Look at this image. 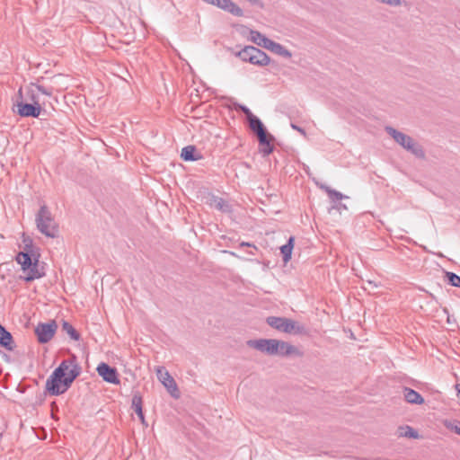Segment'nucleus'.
Masks as SVG:
<instances>
[{
  "label": "nucleus",
  "mask_w": 460,
  "mask_h": 460,
  "mask_svg": "<svg viewBox=\"0 0 460 460\" xmlns=\"http://www.w3.org/2000/svg\"><path fill=\"white\" fill-rule=\"evenodd\" d=\"M404 399L407 402L411 404H422L424 402L423 397L417 391L404 387L403 389Z\"/></svg>",
  "instance_id": "obj_22"
},
{
  "label": "nucleus",
  "mask_w": 460,
  "mask_h": 460,
  "mask_svg": "<svg viewBox=\"0 0 460 460\" xmlns=\"http://www.w3.org/2000/svg\"><path fill=\"white\" fill-rule=\"evenodd\" d=\"M45 102L42 103H31L22 101V88H20L13 103V111L22 118H39L40 115H47L44 108Z\"/></svg>",
  "instance_id": "obj_5"
},
{
  "label": "nucleus",
  "mask_w": 460,
  "mask_h": 460,
  "mask_svg": "<svg viewBox=\"0 0 460 460\" xmlns=\"http://www.w3.org/2000/svg\"><path fill=\"white\" fill-rule=\"evenodd\" d=\"M62 331L66 332L72 340L79 341L81 338L80 333L66 321H63Z\"/></svg>",
  "instance_id": "obj_26"
},
{
  "label": "nucleus",
  "mask_w": 460,
  "mask_h": 460,
  "mask_svg": "<svg viewBox=\"0 0 460 460\" xmlns=\"http://www.w3.org/2000/svg\"><path fill=\"white\" fill-rule=\"evenodd\" d=\"M0 346L9 351H13L16 347L15 342L13 338V335L1 323H0Z\"/></svg>",
  "instance_id": "obj_15"
},
{
  "label": "nucleus",
  "mask_w": 460,
  "mask_h": 460,
  "mask_svg": "<svg viewBox=\"0 0 460 460\" xmlns=\"http://www.w3.org/2000/svg\"><path fill=\"white\" fill-rule=\"evenodd\" d=\"M381 3L386 4L391 6H399L401 5V0H378Z\"/></svg>",
  "instance_id": "obj_34"
},
{
  "label": "nucleus",
  "mask_w": 460,
  "mask_h": 460,
  "mask_svg": "<svg viewBox=\"0 0 460 460\" xmlns=\"http://www.w3.org/2000/svg\"><path fill=\"white\" fill-rule=\"evenodd\" d=\"M313 181L321 190L326 192L331 203H337L343 199H348V197L343 195L341 192L332 190L326 184L320 183L314 177L313 178Z\"/></svg>",
  "instance_id": "obj_16"
},
{
  "label": "nucleus",
  "mask_w": 460,
  "mask_h": 460,
  "mask_svg": "<svg viewBox=\"0 0 460 460\" xmlns=\"http://www.w3.org/2000/svg\"><path fill=\"white\" fill-rule=\"evenodd\" d=\"M22 237V243L24 244L22 252H27L28 253H39L38 249L33 245L32 239L26 236L24 234Z\"/></svg>",
  "instance_id": "obj_27"
},
{
  "label": "nucleus",
  "mask_w": 460,
  "mask_h": 460,
  "mask_svg": "<svg viewBox=\"0 0 460 460\" xmlns=\"http://www.w3.org/2000/svg\"><path fill=\"white\" fill-rule=\"evenodd\" d=\"M131 407L137 413L140 421L143 424H146L145 415L143 412V399H142L141 394L138 392H136L133 394Z\"/></svg>",
  "instance_id": "obj_21"
},
{
  "label": "nucleus",
  "mask_w": 460,
  "mask_h": 460,
  "mask_svg": "<svg viewBox=\"0 0 460 460\" xmlns=\"http://www.w3.org/2000/svg\"><path fill=\"white\" fill-rule=\"evenodd\" d=\"M210 4L215 5L237 17H242L243 15L242 8L235 4L232 0H211Z\"/></svg>",
  "instance_id": "obj_12"
},
{
  "label": "nucleus",
  "mask_w": 460,
  "mask_h": 460,
  "mask_svg": "<svg viewBox=\"0 0 460 460\" xmlns=\"http://www.w3.org/2000/svg\"><path fill=\"white\" fill-rule=\"evenodd\" d=\"M251 36L252 41L257 44L258 46L269 49L271 52L287 58H290L292 57V53L288 49H286L281 44L267 38L261 32L256 31H251Z\"/></svg>",
  "instance_id": "obj_7"
},
{
  "label": "nucleus",
  "mask_w": 460,
  "mask_h": 460,
  "mask_svg": "<svg viewBox=\"0 0 460 460\" xmlns=\"http://www.w3.org/2000/svg\"><path fill=\"white\" fill-rule=\"evenodd\" d=\"M445 426L454 431L455 433L460 435V421L459 420H447L445 422Z\"/></svg>",
  "instance_id": "obj_31"
},
{
  "label": "nucleus",
  "mask_w": 460,
  "mask_h": 460,
  "mask_svg": "<svg viewBox=\"0 0 460 460\" xmlns=\"http://www.w3.org/2000/svg\"><path fill=\"white\" fill-rule=\"evenodd\" d=\"M347 206L341 201H338L337 203H332L331 208H329V212L332 213V210H337L338 212H341V210H346Z\"/></svg>",
  "instance_id": "obj_32"
},
{
  "label": "nucleus",
  "mask_w": 460,
  "mask_h": 460,
  "mask_svg": "<svg viewBox=\"0 0 460 460\" xmlns=\"http://www.w3.org/2000/svg\"><path fill=\"white\" fill-rule=\"evenodd\" d=\"M249 253L252 254V255L254 254V252L252 251H250Z\"/></svg>",
  "instance_id": "obj_39"
},
{
  "label": "nucleus",
  "mask_w": 460,
  "mask_h": 460,
  "mask_svg": "<svg viewBox=\"0 0 460 460\" xmlns=\"http://www.w3.org/2000/svg\"><path fill=\"white\" fill-rule=\"evenodd\" d=\"M399 430H400L401 437H405V438H417L419 437L417 430H415L413 428H411L410 426L400 427Z\"/></svg>",
  "instance_id": "obj_30"
},
{
  "label": "nucleus",
  "mask_w": 460,
  "mask_h": 460,
  "mask_svg": "<svg viewBox=\"0 0 460 460\" xmlns=\"http://www.w3.org/2000/svg\"><path fill=\"white\" fill-rule=\"evenodd\" d=\"M240 246L241 247H243V246L252 247L253 250H255V251L257 250V247L254 244L250 243L243 242L240 243Z\"/></svg>",
  "instance_id": "obj_36"
},
{
  "label": "nucleus",
  "mask_w": 460,
  "mask_h": 460,
  "mask_svg": "<svg viewBox=\"0 0 460 460\" xmlns=\"http://www.w3.org/2000/svg\"><path fill=\"white\" fill-rule=\"evenodd\" d=\"M204 1H205V2H207V3H208V4H210V1H211V0H204Z\"/></svg>",
  "instance_id": "obj_40"
},
{
  "label": "nucleus",
  "mask_w": 460,
  "mask_h": 460,
  "mask_svg": "<svg viewBox=\"0 0 460 460\" xmlns=\"http://www.w3.org/2000/svg\"><path fill=\"white\" fill-rule=\"evenodd\" d=\"M203 156L195 146H187L181 149V158L184 161H197Z\"/></svg>",
  "instance_id": "obj_20"
},
{
  "label": "nucleus",
  "mask_w": 460,
  "mask_h": 460,
  "mask_svg": "<svg viewBox=\"0 0 460 460\" xmlns=\"http://www.w3.org/2000/svg\"><path fill=\"white\" fill-rule=\"evenodd\" d=\"M303 169H304V171H305V172H308V168L305 167V164H303Z\"/></svg>",
  "instance_id": "obj_38"
},
{
  "label": "nucleus",
  "mask_w": 460,
  "mask_h": 460,
  "mask_svg": "<svg viewBox=\"0 0 460 460\" xmlns=\"http://www.w3.org/2000/svg\"><path fill=\"white\" fill-rule=\"evenodd\" d=\"M277 344L278 343L276 339H258L249 340L247 341L248 347L270 356H274V353L277 349Z\"/></svg>",
  "instance_id": "obj_9"
},
{
  "label": "nucleus",
  "mask_w": 460,
  "mask_h": 460,
  "mask_svg": "<svg viewBox=\"0 0 460 460\" xmlns=\"http://www.w3.org/2000/svg\"><path fill=\"white\" fill-rule=\"evenodd\" d=\"M39 253H28L27 252H19L15 257L17 263H19L23 271H27L28 268L34 262V257Z\"/></svg>",
  "instance_id": "obj_18"
},
{
  "label": "nucleus",
  "mask_w": 460,
  "mask_h": 460,
  "mask_svg": "<svg viewBox=\"0 0 460 460\" xmlns=\"http://www.w3.org/2000/svg\"><path fill=\"white\" fill-rule=\"evenodd\" d=\"M456 390H457V395L460 397V384H457V385H456Z\"/></svg>",
  "instance_id": "obj_37"
},
{
  "label": "nucleus",
  "mask_w": 460,
  "mask_h": 460,
  "mask_svg": "<svg viewBox=\"0 0 460 460\" xmlns=\"http://www.w3.org/2000/svg\"><path fill=\"white\" fill-rule=\"evenodd\" d=\"M254 46H245L242 49L236 51L234 55L238 57L242 61L251 63L253 58Z\"/></svg>",
  "instance_id": "obj_25"
},
{
  "label": "nucleus",
  "mask_w": 460,
  "mask_h": 460,
  "mask_svg": "<svg viewBox=\"0 0 460 460\" xmlns=\"http://www.w3.org/2000/svg\"><path fill=\"white\" fill-rule=\"evenodd\" d=\"M22 101L25 102L31 103H42L43 101L40 99L39 94L36 93L35 89L29 86L25 93L22 92Z\"/></svg>",
  "instance_id": "obj_23"
},
{
  "label": "nucleus",
  "mask_w": 460,
  "mask_h": 460,
  "mask_svg": "<svg viewBox=\"0 0 460 460\" xmlns=\"http://www.w3.org/2000/svg\"><path fill=\"white\" fill-rule=\"evenodd\" d=\"M291 127L293 129H295V130L300 132L302 135L305 136V130L303 128H301L296 124H293V123L291 124Z\"/></svg>",
  "instance_id": "obj_35"
},
{
  "label": "nucleus",
  "mask_w": 460,
  "mask_h": 460,
  "mask_svg": "<svg viewBox=\"0 0 460 460\" xmlns=\"http://www.w3.org/2000/svg\"><path fill=\"white\" fill-rule=\"evenodd\" d=\"M206 204L223 213H230L232 211V206L228 201L214 194H208L206 197Z\"/></svg>",
  "instance_id": "obj_13"
},
{
  "label": "nucleus",
  "mask_w": 460,
  "mask_h": 460,
  "mask_svg": "<svg viewBox=\"0 0 460 460\" xmlns=\"http://www.w3.org/2000/svg\"><path fill=\"white\" fill-rule=\"evenodd\" d=\"M157 377L173 398L177 399L180 397V392L177 384L173 377L168 373V371H166L164 367L158 368Z\"/></svg>",
  "instance_id": "obj_10"
},
{
  "label": "nucleus",
  "mask_w": 460,
  "mask_h": 460,
  "mask_svg": "<svg viewBox=\"0 0 460 460\" xmlns=\"http://www.w3.org/2000/svg\"><path fill=\"white\" fill-rule=\"evenodd\" d=\"M39 82L40 80H38L37 83H31L30 86L35 89L37 93H41L44 95L51 96L53 93V87H45L44 85L40 84Z\"/></svg>",
  "instance_id": "obj_28"
},
{
  "label": "nucleus",
  "mask_w": 460,
  "mask_h": 460,
  "mask_svg": "<svg viewBox=\"0 0 460 460\" xmlns=\"http://www.w3.org/2000/svg\"><path fill=\"white\" fill-rule=\"evenodd\" d=\"M81 373V367L71 360H63L46 381V390L50 395L58 396L66 392Z\"/></svg>",
  "instance_id": "obj_1"
},
{
  "label": "nucleus",
  "mask_w": 460,
  "mask_h": 460,
  "mask_svg": "<svg viewBox=\"0 0 460 460\" xmlns=\"http://www.w3.org/2000/svg\"><path fill=\"white\" fill-rule=\"evenodd\" d=\"M252 55L253 58L251 60V64L252 65L265 66L271 63V59L268 54L256 47H254V52Z\"/></svg>",
  "instance_id": "obj_19"
},
{
  "label": "nucleus",
  "mask_w": 460,
  "mask_h": 460,
  "mask_svg": "<svg viewBox=\"0 0 460 460\" xmlns=\"http://www.w3.org/2000/svg\"><path fill=\"white\" fill-rule=\"evenodd\" d=\"M237 109L240 110L241 111H243L246 117V119H248L250 118V116H252L254 115L251 110L246 107L245 105H242V104H238L237 105Z\"/></svg>",
  "instance_id": "obj_33"
},
{
  "label": "nucleus",
  "mask_w": 460,
  "mask_h": 460,
  "mask_svg": "<svg viewBox=\"0 0 460 460\" xmlns=\"http://www.w3.org/2000/svg\"><path fill=\"white\" fill-rule=\"evenodd\" d=\"M35 223L40 233L49 238H57L59 234L58 224L46 204H42L36 214Z\"/></svg>",
  "instance_id": "obj_2"
},
{
  "label": "nucleus",
  "mask_w": 460,
  "mask_h": 460,
  "mask_svg": "<svg viewBox=\"0 0 460 460\" xmlns=\"http://www.w3.org/2000/svg\"><path fill=\"white\" fill-rule=\"evenodd\" d=\"M266 323L271 328L288 334L306 335L308 329L305 325L287 317L268 316Z\"/></svg>",
  "instance_id": "obj_4"
},
{
  "label": "nucleus",
  "mask_w": 460,
  "mask_h": 460,
  "mask_svg": "<svg viewBox=\"0 0 460 460\" xmlns=\"http://www.w3.org/2000/svg\"><path fill=\"white\" fill-rule=\"evenodd\" d=\"M39 258L40 254L37 257H34V262L31 264L30 268L27 270V275L23 278L26 282H31L34 279H40L45 276V272L40 270L39 269Z\"/></svg>",
  "instance_id": "obj_17"
},
{
  "label": "nucleus",
  "mask_w": 460,
  "mask_h": 460,
  "mask_svg": "<svg viewBox=\"0 0 460 460\" xmlns=\"http://www.w3.org/2000/svg\"><path fill=\"white\" fill-rule=\"evenodd\" d=\"M250 129L257 136L260 146H262L261 152L264 155H270L272 153L274 146L271 141L274 139L273 136L270 135L261 120L255 115L250 116L247 119Z\"/></svg>",
  "instance_id": "obj_6"
},
{
  "label": "nucleus",
  "mask_w": 460,
  "mask_h": 460,
  "mask_svg": "<svg viewBox=\"0 0 460 460\" xmlns=\"http://www.w3.org/2000/svg\"><path fill=\"white\" fill-rule=\"evenodd\" d=\"M57 329L58 324L54 320L49 323H40L34 331L38 341L41 344L49 342L55 335Z\"/></svg>",
  "instance_id": "obj_8"
},
{
  "label": "nucleus",
  "mask_w": 460,
  "mask_h": 460,
  "mask_svg": "<svg viewBox=\"0 0 460 460\" xmlns=\"http://www.w3.org/2000/svg\"><path fill=\"white\" fill-rule=\"evenodd\" d=\"M96 371L102 379L110 384L119 385V379L118 371L115 367H111L109 364L102 362L98 365Z\"/></svg>",
  "instance_id": "obj_11"
},
{
  "label": "nucleus",
  "mask_w": 460,
  "mask_h": 460,
  "mask_svg": "<svg viewBox=\"0 0 460 460\" xmlns=\"http://www.w3.org/2000/svg\"><path fill=\"white\" fill-rule=\"evenodd\" d=\"M385 131L403 149L413 155L415 157L425 158V151L422 146L414 138L406 135L391 126H386Z\"/></svg>",
  "instance_id": "obj_3"
},
{
  "label": "nucleus",
  "mask_w": 460,
  "mask_h": 460,
  "mask_svg": "<svg viewBox=\"0 0 460 460\" xmlns=\"http://www.w3.org/2000/svg\"><path fill=\"white\" fill-rule=\"evenodd\" d=\"M277 349L274 356L288 357L293 354L299 355L298 349L290 343L281 340H277Z\"/></svg>",
  "instance_id": "obj_14"
},
{
  "label": "nucleus",
  "mask_w": 460,
  "mask_h": 460,
  "mask_svg": "<svg viewBox=\"0 0 460 460\" xmlns=\"http://www.w3.org/2000/svg\"><path fill=\"white\" fill-rule=\"evenodd\" d=\"M294 243L295 238L293 236H290L287 243L280 247L282 258L285 262H288L291 259Z\"/></svg>",
  "instance_id": "obj_24"
},
{
  "label": "nucleus",
  "mask_w": 460,
  "mask_h": 460,
  "mask_svg": "<svg viewBox=\"0 0 460 460\" xmlns=\"http://www.w3.org/2000/svg\"><path fill=\"white\" fill-rule=\"evenodd\" d=\"M445 280L453 287L460 288V276L454 272L445 271Z\"/></svg>",
  "instance_id": "obj_29"
}]
</instances>
